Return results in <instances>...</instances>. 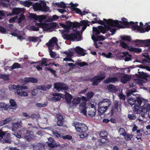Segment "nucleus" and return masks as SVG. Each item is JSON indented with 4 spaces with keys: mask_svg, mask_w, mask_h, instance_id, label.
I'll return each instance as SVG.
<instances>
[{
    "mask_svg": "<svg viewBox=\"0 0 150 150\" xmlns=\"http://www.w3.org/2000/svg\"><path fill=\"white\" fill-rule=\"evenodd\" d=\"M138 73L139 75L137 82L139 84H142V83H145L149 81L147 78L150 77L149 75L143 71H138Z\"/></svg>",
    "mask_w": 150,
    "mask_h": 150,
    "instance_id": "obj_4",
    "label": "nucleus"
},
{
    "mask_svg": "<svg viewBox=\"0 0 150 150\" xmlns=\"http://www.w3.org/2000/svg\"><path fill=\"white\" fill-rule=\"evenodd\" d=\"M81 26L80 25V23L76 22H74L72 24V28H78Z\"/></svg>",
    "mask_w": 150,
    "mask_h": 150,
    "instance_id": "obj_57",
    "label": "nucleus"
},
{
    "mask_svg": "<svg viewBox=\"0 0 150 150\" xmlns=\"http://www.w3.org/2000/svg\"><path fill=\"white\" fill-rule=\"evenodd\" d=\"M98 28L100 30V33L101 32L103 34H105L106 33L105 28L104 27L102 26H98Z\"/></svg>",
    "mask_w": 150,
    "mask_h": 150,
    "instance_id": "obj_54",
    "label": "nucleus"
},
{
    "mask_svg": "<svg viewBox=\"0 0 150 150\" xmlns=\"http://www.w3.org/2000/svg\"><path fill=\"white\" fill-rule=\"evenodd\" d=\"M12 70L15 69L21 68V66L20 64L17 62L14 63L11 67Z\"/></svg>",
    "mask_w": 150,
    "mask_h": 150,
    "instance_id": "obj_45",
    "label": "nucleus"
},
{
    "mask_svg": "<svg viewBox=\"0 0 150 150\" xmlns=\"http://www.w3.org/2000/svg\"><path fill=\"white\" fill-rule=\"evenodd\" d=\"M53 96L56 97L57 101H59L61 98L64 97V96L59 93H54L53 94Z\"/></svg>",
    "mask_w": 150,
    "mask_h": 150,
    "instance_id": "obj_39",
    "label": "nucleus"
},
{
    "mask_svg": "<svg viewBox=\"0 0 150 150\" xmlns=\"http://www.w3.org/2000/svg\"><path fill=\"white\" fill-rule=\"evenodd\" d=\"M119 81V79L117 77H113L108 78L104 81V82L105 83H115Z\"/></svg>",
    "mask_w": 150,
    "mask_h": 150,
    "instance_id": "obj_13",
    "label": "nucleus"
},
{
    "mask_svg": "<svg viewBox=\"0 0 150 150\" xmlns=\"http://www.w3.org/2000/svg\"><path fill=\"white\" fill-rule=\"evenodd\" d=\"M45 70H47L50 71L52 74H53L55 76H56L57 74H56V71L55 70L52 69L50 68H49L47 67H46L45 68Z\"/></svg>",
    "mask_w": 150,
    "mask_h": 150,
    "instance_id": "obj_46",
    "label": "nucleus"
},
{
    "mask_svg": "<svg viewBox=\"0 0 150 150\" xmlns=\"http://www.w3.org/2000/svg\"><path fill=\"white\" fill-rule=\"evenodd\" d=\"M138 22H136L134 23L132 21H130L129 23V28H132V29L134 30H136L137 29V26H139L137 25Z\"/></svg>",
    "mask_w": 150,
    "mask_h": 150,
    "instance_id": "obj_28",
    "label": "nucleus"
},
{
    "mask_svg": "<svg viewBox=\"0 0 150 150\" xmlns=\"http://www.w3.org/2000/svg\"><path fill=\"white\" fill-rule=\"evenodd\" d=\"M18 85H9V88L10 90L17 89L18 88Z\"/></svg>",
    "mask_w": 150,
    "mask_h": 150,
    "instance_id": "obj_63",
    "label": "nucleus"
},
{
    "mask_svg": "<svg viewBox=\"0 0 150 150\" xmlns=\"http://www.w3.org/2000/svg\"><path fill=\"white\" fill-rule=\"evenodd\" d=\"M35 24L38 26V27L42 28L43 30H46L48 29V25L47 23H37Z\"/></svg>",
    "mask_w": 150,
    "mask_h": 150,
    "instance_id": "obj_18",
    "label": "nucleus"
},
{
    "mask_svg": "<svg viewBox=\"0 0 150 150\" xmlns=\"http://www.w3.org/2000/svg\"><path fill=\"white\" fill-rule=\"evenodd\" d=\"M103 20L105 21V23L108 25H105L104 27L107 32V31L110 30L111 29L110 26L113 27H117L120 28H124L123 26L119 24L118 21L117 20H113L111 19L107 20L106 19H103Z\"/></svg>",
    "mask_w": 150,
    "mask_h": 150,
    "instance_id": "obj_2",
    "label": "nucleus"
},
{
    "mask_svg": "<svg viewBox=\"0 0 150 150\" xmlns=\"http://www.w3.org/2000/svg\"><path fill=\"white\" fill-rule=\"evenodd\" d=\"M55 4L57 6L60 8H62L64 9H65L66 8V5L65 3L63 1H61L60 3H55Z\"/></svg>",
    "mask_w": 150,
    "mask_h": 150,
    "instance_id": "obj_42",
    "label": "nucleus"
},
{
    "mask_svg": "<svg viewBox=\"0 0 150 150\" xmlns=\"http://www.w3.org/2000/svg\"><path fill=\"white\" fill-rule=\"evenodd\" d=\"M89 21L87 20H82L80 21V25L81 26L82 25L89 26V24H88Z\"/></svg>",
    "mask_w": 150,
    "mask_h": 150,
    "instance_id": "obj_49",
    "label": "nucleus"
},
{
    "mask_svg": "<svg viewBox=\"0 0 150 150\" xmlns=\"http://www.w3.org/2000/svg\"><path fill=\"white\" fill-rule=\"evenodd\" d=\"M98 114L100 116L102 115L107 109L102 106H98Z\"/></svg>",
    "mask_w": 150,
    "mask_h": 150,
    "instance_id": "obj_30",
    "label": "nucleus"
},
{
    "mask_svg": "<svg viewBox=\"0 0 150 150\" xmlns=\"http://www.w3.org/2000/svg\"><path fill=\"white\" fill-rule=\"evenodd\" d=\"M9 108L10 109V106L8 105H7L4 103H0V109H2L3 110H6Z\"/></svg>",
    "mask_w": 150,
    "mask_h": 150,
    "instance_id": "obj_32",
    "label": "nucleus"
},
{
    "mask_svg": "<svg viewBox=\"0 0 150 150\" xmlns=\"http://www.w3.org/2000/svg\"><path fill=\"white\" fill-rule=\"evenodd\" d=\"M18 89L17 90V91L16 92L18 95L21 96L22 95L21 93L23 91V90L27 88L26 86H18Z\"/></svg>",
    "mask_w": 150,
    "mask_h": 150,
    "instance_id": "obj_33",
    "label": "nucleus"
},
{
    "mask_svg": "<svg viewBox=\"0 0 150 150\" xmlns=\"http://www.w3.org/2000/svg\"><path fill=\"white\" fill-rule=\"evenodd\" d=\"M105 77V75L104 74H103L92 77L90 80L93 82L92 84H98V83H100L102 80L104 79Z\"/></svg>",
    "mask_w": 150,
    "mask_h": 150,
    "instance_id": "obj_7",
    "label": "nucleus"
},
{
    "mask_svg": "<svg viewBox=\"0 0 150 150\" xmlns=\"http://www.w3.org/2000/svg\"><path fill=\"white\" fill-rule=\"evenodd\" d=\"M41 6L40 4L37 2L33 5V8L35 11H41Z\"/></svg>",
    "mask_w": 150,
    "mask_h": 150,
    "instance_id": "obj_29",
    "label": "nucleus"
},
{
    "mask_svg": "<svg viewBox=\"0 0 150 150\" xmlns=\"http://www.w3.org/2000/svg\"><path fill=\"white\" fill-rule=\"evenodd\" d=\"M48 146L51 147L53 148L55 146H58V144H57L55 141L51 137L48 139Z\"/></svg>",
    "mask_w": 150,
    "mask_h": 150,
    "instance_id": "obj_14",
    "label": "nucleus"
},
{
    "mask_svg": "<svg viewBox=\"0 0 150 150\" xmlns=\"http://www.w3.org/2000/svg\"><path fill=\"white\" fill-rule=\"evenodd\" d=\"M73 55V53L70 52L68 54H67V55L66 56L67 57L63 59V61L67 62V60H65V59H67V60L69 59V58H71Z\"/></svg>",
    "mask_w": 150,
    "mask_h": 150,
    "instance_id": "obj_50",
    "label": "nucleus"
},
{
    "mask_svg": "<svg viewBox=\"0 0 150 150\" xmlns=\"http://www.w3.org/2000/svg\"><path fill=\"white\" fill-rule=\"evenodd\" d=\"M62 36L64 39L73 42L74 41L76 40L78 41L80 40L81 37L80 33L78 31H76L75 33H71L70 34H64Z\"/></svg>",
    "mask_w": 150,
    "mask_h": 150,
    "instance_id": "obj_3",
    "label": "nucleus"
},
{
    "mask_svg": "<svg viewBox=\"0 0 150 150\" xmlns=\"http://www.w3.org/2000/svg\"><path fill=\"white\" fill-rule=\"evenodd\" d=\"M99 134L100 136L102 137H106L108 136L107 132L105 131H103L100 132Z\"/></svg>",
    "mask_w": 150,
    "mask_h": 150,
    "instance_id": "obj_53",
    "label": "nucleus"
},
{
    "mask_svg": "<svg viewBox=\"0 0 150 150\" xmlns=\"http://www.w3.org/2000/svg\"><path fill=\"white\" fill-rule=\"evenodd\" d=\"M31 18L35 20H38L39 19V22H42L40 18H39V16H37L36 14H32L31 16Z\"/></svg>",
    "mask_w": 150,
    "mask_h": 150,
    "instance_id": "obj_55",
    "label": "nucleus"
},
{
    "mask_svg": "<svg viewBox=\"0 0 150 150\" xmlns=\"http://www.w3.org/2000/svg\"><path fill=\"white\" fill-rule=\"evenodd\" d=\"M107 88L108 90L112 92H115L118 90V88L114 85H108Z\"/></svg>",
    "mask_w": 150,
    "mask_h": 150,
    "instance_id": "obj_24",
    "label": "nucleus"
},
{
    "mask_svg": "<svg viewBox=\"0 0 150 150\" xmlns=\"http://www.w3.org/2000/svg\"><path fill=\"white\" fill-rule=\"evenodd\" d=\"M47 59L46 58H43L42 59L41 61L37 62H32L31 63V64H34L35 63H39L40 64V66H42L43 65L47 66L49 65L50 63L48 64H47Z\"/></svg>",
    "mask_w": 150,
    "mask_h": 150,
    "instance_id": "obj_16",
    "label": "nucleus"
},
{
    "mask_svg": "<svg viewBox=\"0 0 150 150\" xmlns=\"http://www.w3.org/2000/svg\"><path fill=\"white\" fill-rule=\"evenodd\" d=\"M93 35H92L97 36L100 33V31L99 29L96 27H93Z\"/></svg>",
    "mask_w": 150,
    "mask_h": 150,
    "instance_id": "obj_35",
    "label": "nucleus"
},
{
    "mask_svg": "<svg viewBox=\"0 0 150 150\" xmlns=\"http://www.w3.org/2000/svg\"><path fill=\"white\" fill-rule=\"evenodd\" d=\"M136 91V90L134 88L128 90L127 92V97L131 96L129 98L132 97H134L135 98L137 97H137L136 96L134 95V94L133 93L135 92Z\"/></svg>",
    "mask_w": 150,
    "mask_h": 150,
    "instance_id": "obj_19",
    "label": "nucleus"
},
{
    "mask_svg": "<svg viewBox=\"0 0 150 150\" xmlns=\"http://www.w3.org/2000/svg\"><path fill=\"white\" fill-rule=\"evenodd\" d=\"M10 105H9L10 106V108H11V109H12L11 107H14L15 108H16L17 107V105L16 104L15 102V101L13 99H11L10 100Z\"/></svg>",
    "mask_w": 150,
    "mask_h": 150,
    "instance_id": "obj_47",
    "label": "nucleus"
},
{
    "mask_svg": "<svg viewBox=\"0 0 150 150\" xmlns=\"http://www.w3.org/2000/svg\"><path fill=\"white\" fill-rule=\"evenodd\" d=\"M91 38L94 41H100V40L103 41L105 39V37L103 35L100 36L98 35L97 36L92 35Z\"/></svg>",
    "mask_w": 150,
    "mask_h": 150,
    "instance_id": "obj_20",
    "label": "nucleus"
},
{
    "mask_svg": "<svg viewBox=\"0 0 150 150\" xmlns=\"http://www.w3.org/2000/svg\"><path fill=\"white\" fill-rule=\"evenodd\" d=\"M22 11V9L19 8H14L12 10V13L13 15H17L21 13Z\"/></svg>",
    "mask_w": 150,
    "mask_h": 150,
    "instance_id": "obj_27",
    "label": "nucleus"
},
{
    "mask_svg": "<svg viewBox=\"0 0 150 150\" xmlns=\"http://www.w3.org/2000/svg\"><path fill=\"white\" fill-rule=\"evenodd\" d=\"M122 21H120L119 22H118L119 23H120L121 25L125 26V27L123 26L124 27V28H129V22L127 21V19L125 18H122Z\"/></svg>",
    "mask_w": 150,
    "mask_h": 150,
    "instance_id": "obj_21",
    "label": "nucleus"
},
{
    "mask_svg": "<svg viewBox=\"0 0 150 150\" xmlns=\"http://www.w3.org/2000/svg\"><path fill=\"white\" fill-rule=\"evenodd\" d=\"M131 76L128 74H125L122 76L120 81L123 83L125 84L129 81L131 79Z\"/></svg>",
    "mask_w": 150,
    "mask_h": 150,
    "instance_id": "obj_17",
    "label": "nucleus"
},
{
    "mask_svg": "<svg viewBox=\"0 0 150 150\" xmlns=\"http://www.w3.org/2000/svg\"><path fill=\"white\" fill-rule=\"evenodd\" d=\"M64 96L67 102L68 103H70L72 98V96L66 92H65V95Z\"/></svg>",
    "mask_w": 150,
    "mask_h": 150,
    "instance_id": "obj_26",
    "label": "nucleus"
},
{
    "mask_svg": "<svg viewBox=\"0 0 150 150\" xmlns=\"http://www.w3.org/2000/svg\"><path fill=\"white\" fill-rule=\"evenodd\" d=\"M137 30L139 31L141 33H144L146 32L145 29L139 25L137 26Z\"/></svg>",
    "mask_w": 150,
    "mask_h": 150,
    "instance_id": "obj_60",
    "label": "nucleus"
},
{
    "mask_svg": "<svg viewBox=\"0 0 150 150\" xmlns=\"http://www.w3.org/2000/svg\"><path fill=\"white\" fill-rule=\"evenodd\" d=\"M74 51L80 56H84L86 54L85 53L84 51V50L79 47H76L75 48Z\"/></svg>",
    "mask_w": 150,
    "mask_h": 150,
    "instance_id": "obj_15",
    "label": "nucleus"
},
{
    "mask_svg": "<svg viewBox=\"0 0 150 150\" xmlns=\"http://www.w3.org/2000/svg\"><path fill=\"white\" fill-rule=\"evenodd\" d=\"M0 78L3 79L7 81L9 79V76L7 75L1 74L0 75Z\"/></svg>",
    "mask_w": 150,
    "mask_h": 150,
    "instance_id": "obj_52",
    "label": "nucleus"
},
{
    "mask_svg": "<svg viewBox=\"0 0 150 150\" xmlns=\"http://www.w3.org/2000/svg\"><path fill=\"white\" fill-rule=\"evenodd\" d=\"M49 50L50 54L51 57L52 58H54L56 56V54L54 52L52 51L50 49V48L49 49Z\"/></svg>",
    "mask_w": 150,
    "mask_h": 150,
    "instance_id": "obj_62",
    "label": "nucleus"
},
{
    "mask_svg": "<svg viewBox=\"0 0 150 150\" xmlns=\"http://www.w3.org/2000/svg\"><path fill=\"white\" fill-rule=\"evenodd\" d=\"M147 101L142 97H134L128 98V102L131 105H134L133 111L137 114L139 113L141 111L146 113L150 110V104L146 103Z\"/></svg>",
    "mask_w": 150,
    "mask_h": 150,
    "instance_id": "obj_1",
    "label": "nucleus"
},
{
    "mask_svg": "<svg viewBox=\"0 0 150 150\" xmlns=\"http://www.w3.org/2000/svg\"><path fill=\"white\" fill-rule=\"evenodd\" d=\"M21 122H13L12 123V126L16 128V129H18L19 128H21L22 127V126L21 125Z\"/></svg>",
    "mask_w": 150,
    "mask_h": 150,
    "instance_id": "obj_38",
    "label": "nucleus"
},
{
    "mask_svg": "<svg viewBox=\"0 0 150 150\" xmlns=\"http://www.w3.org/2000/svg\"><path fill=\"white\" fill-rule=\"evenodd\" d=\"M122 39L125 41L130 42L131 41V38L130 36H124L121 37Z\"/></svg>",
    "mask_w": 150,
    "mask_h": 150,
    "instance_id": "obj_48",
    "label": "nucleus"
},
{
    "mask_svg": "<svg viewBox=\"0 0 150 150\" xmlns=\"http://www.w3.org/2000/svg\"><path fill=\"white\" fill-rule=\"evenodd\" d=\"M111 104V102L110 100L108 99H104L98 103V106H102L107 109L110 106Z\"/></svg>",
    "mask_w": 150,
    "mask_h": 150,
    "instance_id": "obj_11",
    "label": "nucleus"
},
{
    "mask_svg": "<svg viewBox=\"0 0 150 150\" xmlns=\"http://www.w3.org/2000/svg\"><path fill=\"white\" fill-rule=\"evenodd\" d=\"M25 18L24 15L22 13L20 16V17L18 19V22L19 23H20Z\"/></svg>",
    "mask_w": 150,
    "mask_h": 150,
    "instance_id": "obj_64",
    "label": "nucleus"
},
{
    "mask_svg": "<svg viewBox=\"0 0 150 150\" xmlns=\"http://www.w3.org/2000/svg\"><path fill=\"white\" fill-rule=\"evenodd\" d=\"M52 85H41L37 87L38 89H40L43 91H46L51 87Z\"/></svg>",
    "mask_w": 150,
    "mask_h": 150,
    "instance_id": "obj_25",
    "label": "nucleus"
},
{
    "mask_svg": "<svg viewBox=\"0 0 150 150\" xmlns=\"http://www.w3.org/2000/svg\"><path fill=\"white\" fill-rule=\"evenodd\" d=\"M81 60H78L76 61L75 64L76 65H79L81 67H82L85 66H87L88 65V64L86 62H81Z\"/></svg>",
    "mask_w": 150,
    "mask_h": 150,
    "instance_id": "obj_34",
    "label": "nucleus"
},
{
    "mask_svg": "<svg viewBox=\"0 0 150 150\" xmlns=\"http://www.w3.org/2000/svg\"><path fill=\"white\" fill-rule=\"evenodd\" d=\"M119 133L120 135H122L123 136L126 133L125 129L122 128L120 129Z\"/></svg>",
    "mask_w": 150,
    "mask_h": 150,
    "instance_id": "obj_59",
    "label": "nucleus"
},
{
    "mask_svg": "<svg viewBox=\"0 0 150 150\" xmlns=\"http://www.w3.org/2000/svg\"><path fill=\"white\" fill-rule=\"evenodd\" d=\"M0 133H1L0 134L1 136V139H2L3 137L4 136V138H10L11 137V134L10 133L7 132H3L2 130H0Z\"/></svg>",
    "mask_w": 150,
    "mask_h": 150,
    "instance_id": "obj_31",
    "label": "nucleus"
},
{
    "mask_svg": "<svg viewBox=\"0 0 150 150\" xmlns=\"http://www.w3.org/2000/svg\"><path fill=\"white\" fill-rule=\"evenodd\" d=\"M61 26L64 28V29L66 32H69V30L70 29L66 25L62 24Z\"/></svg>",
    "mask_w": 150,
    "mask_h": 150,
    "instance_id": "obj_61",
    "label": "nucleus"
},
{
    "mask_svg": "<svg viewBox=\"0 0 150 150\" xmlns=\"http://www.w3.org/2000/svg\"><path fill=\"white\" fill-rule=\"evenodd\" d=\"M81 98H74L72 103L74 105H76L79 104L81 101Z\"/></svg>",
    "mask_w": 150,
    "mask_h": 150,
    "instance_id": "obj_40",
    "label": "nucleus"
},
{
    "mask_svg": "<svg viewBox=\"0 0 150 150\" xmlns=\"http://www.w3.org/2000/svg\"><path fill=\"white\" fill-rule=\"evenodd\" d=\"M120 45L121 47L127 49L129 51L130 48L131 47H129L127 44L123 41L120 42Z\"/></svg>",
    "mask_w": 150,
    "mask_h": 150,
    "instance_id": "obj_44",
    "label": "nucleus"
},
{
    "mask_svg": "<svg viewBox=\"0 0 150 150\" xmlns=\"http://www.w3.org/2000/svg\"><path fill=\"white\" fill-rule=\"evenodd\" d=\"M24 82L27 83H36L38 80L34 77H28L25 78Z\"/></svg>",
    "mask_w": 150,
    "mask_h": 150,
    "instance_id": "obj_23",
    "label": "nucleus"
},
{
    "mask_svg": "<svg viewBox=\"0 0 150 150\" xmlns=\"http://www.w3.org/2000/svg\"><path fill=\"white\" fill-rule=\"evenodd\" d=\"M64 85H54V88L59 92L62 90H67L68 87L67 86H64Z\"/></svg>",
    "mask_w": 150,
    "mask_h": 150,
    "instance_id": "obj_22",
    "label": "nucleus"
},
{
    "mask_svg": "<svg viewBox=\"0 0 150 150\" xmlns=\"http://www.w3.org/2000/svg\"><path fill=\"white\" fill-rule=\"evenodd\" d=\"M43 6H41V11H43L45 12L48 11L50 10L49 7L46 5V3L45 2L43 3Z\"/></svg>",
    "mask_w": 150,
    "mask_h": 150,
    "instance_id": "obj_37",
    "label": "nucleus"
},
{
    "mask_svg": "<svg viewBox=\"0 0 150 150\" xmlns=\"http://www.w3.org/2000/svg\"><path fill=\"white\" fill-rule=\"evenodd\" d=\"M90 107L88 108L87 109L88 110V115L91 117H93L95 116L96 112V109L95 106L93 104H90L89 105Z\"/></svg>",
    "mask_w": 150,
    "mask_h": 150,
    "instance_id": "obj_10",
    "label": "nucleus"
},
{
    "mask_svg": "<svg viewBox=\"0 0 150 150\" xmlns=\"http://www.w3.org/2000/svg\"><path fill=\"white\" fill-rule=\"evenodd\" d=\"M12 119L11 117L7 118L1 122V125H4L8 123L10 121L12 120Z\"/></svg>",
    "mask_w": 150,
    "mask_h": 150,
    "instance_id": "obj_43",
    "label": "nucleus"
},
{
    "mask_svg": "<svg viewBox=\"0 0 150 150\" xmlns=\"http://www.w3.org/2000/svg\"><path fill=\"white\" fill-rule=\"evenodd\" d=\"M133 42H135L136 45L138 47L142 46L144 45L148 46L150 45V39L146 40L137 39Z\"/></svg>",
    "mask_w": 150,
    "mask_h": 150,
    "instance_id": "obj_8",
    "label": "nucleus"
},
{
    "mask_svg": "<svg viewBox=\"0 0 150 150\" xmlns=\"http://www.w3.org/2000/svg\"><path fill=\"white\" fill-rule=\"evenodd\" d=\"M21 2L22 3V4L23 5L28 7H29L32 4V3L29 1H26L23 2L21 1Z\"/></svg>",
    "mask_w": 150,
    "mask_h": 150,
    "instance_id": "obj_41",
    "label": "nucleus"
},
{
    "mask_svg": "<svg viewBox=\"0 0 150 150\" xmlns=\"http://www.w3.org/2000/svg\"><path fill=\"white\" fill-rule=\"evenodd\" d=\"M58 40L56 37H53L46 44V45L48 47V48H52L54 46V44L58 47L60 48L57 42Z\"/></svg>",
    "mask_w": 150,
    "mask_h": 150,
    "instance_id": "obj_9",
    "label": "nucleus"
},
{
    "mask_svg": "<svg viewBox=\"0 0 150 150\" xmlns=\"http://www.w3.org/2000/svg\"><path fill=\"white\" fill-rule=\"evenodd\" d=\"M118 100L114 101L113 106L111 110V115H112L114 113L118 114L121 111V104L119 103Z\"/></svg>",
    "mask_w": 150,
    "mask_h": 150,
    "instance_id": "obj_5",
    "label": "nucleus"
},
{
    "mask_svg": "<svg viewBox=\"0 0 150 150\" xmlns=\"http://www.w3.org/2000/svg\"><path fill=\"white\" fill-rule=\"evenodd\" d=\"M24 138L28 142H30L32 139H35V136L31 133L30 131L27 130L26 133L24 134Z\"/></svg>",
    "mask_w": 150,
    "mask_h": 150,
    "instance_id": "obj_12",
    "label": "nucleus"
},
{
    "mask_svg": "<svg viewBox=\"0 0 150 150\" xmlns=\"http://www.w3.org/2000/svg\"><path fill=\"white\" fill-rule=\"evenodd\" d=\"M38 147L39 150H45V145L44 144H38Z\"/></svg>",
    "mask_w": 150,
    "mask_h": 150,
    "instance_id": "obj_58",
    "label": "nucleus"
},
{
    "mask_svg": "<svg viewBox=\"0 0 150 150\" xmlns=\"http://www.w3.org/2000/svg\"><path fill=\"white\" fill-rule=\"evenodd\" d=\"M129 51L131 52H134L136 53H139L142 52V49L138 48L131 47L130 48Z\"/></svg>",
    "mask_w": 150,
    "mask_h": 150,
    "instance_id": "obj_36",
    "label": "nucleus"
},
{
    "mask_svg": "<svg viewBox=\"0 0 150 150\" xmlns=\"http://www.w3.org/2000/svg\"><path fill=\"white\" fill-rule=\"evenodd\" d=\"M52 134L53 136L55 137H61V136L60 134L58 133V132L56 131H53Z\"/></svg>",
    "mask_w": 150,
    "mask_h": 150,
    "instance_id": "obj_56",
    "label": "nucleus"
},
{
    "mask_svg": "<svg viewBox=\"0 0 150 150\" xmlns=\"http://www.w3.org/2000/svg\"><path fill=\"white\" fill-rule=\"evenodd\" d=\"M125 139L127 140H130L133 137L132 134H127V133L124 136Z\"/></svg>",
    "mask_w": 150,
    "mask_h": 150,
    "instance_id": "obj_51",
    "label": "nucleus"
},
{
    "mask_svg": "<svg viewBox=\"0 0 150 150\" xmlns=\"http://www.w3.org/2000/svg\"><path fill=\"white\" fill-rule=\"evenodd\" d=\"M74 125L76 130L79 133L85 132L88 130V128L84 124L77 122Z\"/></svg>",
    "mask_w": 150,
    "mask_h": 150,
    "instance_id": "obj_6",
    "label": "nucleus"
}]
</instances>
